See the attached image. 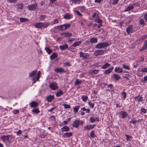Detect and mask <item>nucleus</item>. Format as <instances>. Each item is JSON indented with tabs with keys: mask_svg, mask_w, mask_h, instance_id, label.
Wrapping results in <instances>:
<instances>
[{
	"mask_svg": "<svg viewBox=\"0 0 147 147\" xmlns=\"http://www.w3.org/2000/svg\"><path fill=\"white\" fill-rule=\"evenodd\" d=\"M50 25V23L48 22L42 23L38 22L36 23L34 25V26L36 28L41 29L45 28L48 27Z\"/></svg>",
	"mask_w": 147,
	"mask_h": 147,
	"instance_id": "1",
	"label": "nucleus"
},
{
	"mask_svg": "<svg viewBox=\"0 0 147 147\" xmlns=\"http://www.w3.org/2000/svg\"><path fill=\"white\" fill-rule=\"evenodd\" d=\"M109 46L108 42H100L96 46V48L98 49L104 48Z\"/></svg>",
	"mask_w": 147,
	"mask_h": 147,
	"instance_id": "2",
	"label": "nucleus"
},
{
	"mask_svg": "<svg viewBox=\"0 0 147 147\" xmlns=\"http://www.w3.org/2000/svg\"><path fill=\"white\" fill-rule=\"evenodd\" d=\"M28 10L30 11H35L38 9V5L36 3L33 4L28 5Z\"/></svg>",
	"mask_w": 147,
	"mask_h": 147,
	"instance_id": "3",
	"label": "nucleus"
},
{
	"mask_svg": "<svg viewBox=\"0 0 147 147\" xmlns=\"http://www.w3.org/2000/svg\"><path fill=\"white\" fill-rule=\"evenodd\" d=\"M84 122L82 120H75L73 122V127L76 128H77L80 125H82L83 124Z\"/></svg>",
	"mask_w": 147,
	"mask_h": 147,
	"instance_id": "4",
	"label": "nucleus"
},
{
	"mask_svg": "<svg viewBox=\"0 0 147 147\" xmlns=\"http://www.w3.org/2000/svg\"><path fill=\"white\" fill-rule=\"evenodd\" d=\"M49 87L51 89L53 90H55L59 88L57 84L55 82H52L50 84Z\"/></svg>",
	"mask_w": 147,
	"mask_h": 147,
	"instance_id": "5",
	"label": "nucleus"
},
{
	"mask_svg": "<svg viewBox=\"0 0 147 147\" xmlns=\"http://www.w3.org/2000/svg\"><path fill=\"white\" fill-rule=\"evenodd\" d=\"M71 26V24H64L61 25L59 26L61 29L62 30H64L69 28Z\"/></svg>",
	"mask_w": 147,
	"mask_h": 147,
	"instance_id": "6",
	"label": "nucleus"
},
{
	"mask_svg": "<svg viewBox=\"0 0 147 147\" xmlns=\"http://www.w3.org/2000/svg\"><path fill=\"white\" fill-rule=\"evenodd\" d=\"M104 51L103 50H97L95 51L94 53V55L96 56H98L100 55H103L104 54Z\"/></svg>",
	"mask_w": 147,
	"mask_h": 147,
	"instance_id": "7",
	"label": "nucleus"
},
{
	"mask_svg": "<svg viewBox=\"0 0 147 147\" xmlns=\"http://www.w3.org/2000/svg\"><path fill=\"white\" fill-rule=\"evenodd\" d=\"M10 136L9 135L5 136L3 135L0 137V139L3 140V142L5 141H8L9 140V137Z\"/></svg>",
	"mask_w": 147,
	"mask_h": 147,
	"instance_id": "8",
	"label": "nucleus"
},
{
	"mask_svg": "<svg viewBox=\"0 0 147 147\" xmlns=\"http://www.w3.org/2000/svg\"><path fill=\"white\" fill-rule=\"evenodd\" d=\"M79 54L80 57H82L85 59H87L89 57V55L88 53H84L82 52H80Z\"/></svg>",
	"mask_w": 147,
	"mask_h": 147,
	"instance_id": "9",
	"label": "nucleus"
},
{
	"mask_svg": "<svg viewBox=\"0 0 147 147\" xmlns=\"http://www.w3.org/2000/svg\"><path fill=\"white\" fill-rule=\"evenodd\" d=\"M55 71L57 73H65L66 72L64 69L62 68H57L55 69Z\"/></svg>",
	"mask_w": 147,
	"mask_h": 147,
	"instance_id": "10",
	"label": "nucleus"
},
{
	"mask_svg": "<svg viewBox=\"0 0 147 147\" xmlns=\"http://www.w3.org/2000/svg\"><path fill=\"white\" fill-rule=\"evenodd\" d=\"M120 114L121 116V118L123 119L125 118L128 115L127 112L123 111L120 112Z\"/></svg>",
	"mask_w": 147,
	"mask_h": 147,
	"instance_id": "11",
	"label": "nucleus"
},
{
	"mask_svg": "<svg viewBox=\"0 0 147 147\" xmlns=\"http://www.w3.org/2000/svg\"><path fill=\"white\" fill-rule=\"evenodd\" d=\"M134 98L136 101H138V102L142 101L144 100L143 97L140 96V95L135 97Z\"/></svg>",
	"mask_w": 147,
	"mask_h": 147,
	"instance_id": "12",
	"label": "nucleus"
},
{
	"mask_svg": "<svg viewBox=\"0 0 147 147\" xmlns=\"http://www.w3.org/2000/svg\"><path fill=\"white\" fill-rule=\"evenodd\" d=\"M54 98V95H49L47 96L46 99L48 102H51Z\"/></svg>",
	"mask_w": 147,
	"mask_h": 147,
	"instance_id": "13",
	"label": "nucleus"
},
{
	"mask_svg": "<svg viewBox=\"0 0 147 147\" xmlns=\"http://www.w3.org/2000/svg\"><path fill=\"white\" fill-rule=\"evenodd\" d=\"M31 107H35L38 105V103L35 101H32L30 103Z\"/></svg>",
	"mask_w": 147,
	"mask_h": 147,
	"instance_id": "14",
	"label": "nucleus"
},
{
	"mask_svg": "<svg viewBox=\"0 0 147 147\" xmlns=\"http://www.w3.org/2000/svg\"><path fill=\"white\" fill-rule=\"evenodd\" d=\"M113 66H112L110 67L105 71L104 72L105 74L107 75L111 73V72L112 70L113 69Z\"/></svg>",
	"mask_w": 147,
	"mask_h": 147,
	"instance_id": "15",
	"label": "nucleus"
},
{
	"mask_svg": "<svg viewBox=\"0 0 147 147\" xmlns=\"http://www.w3.org/2000/svg\"><path fill=\"white\" fill-rule=\"evenodd\" d=\"M96 125L95 124L93 125H86V126H85V127H84V128L88 130H90L93 128Z\"/></svg>",
	"mask_w": 147,
	"mask_h": 147,
	"instance_id": "16",
	"label": "nucleus"
},
{
	"mask_svg": "<svg viewBox=\"0 0 147 147\" xmlns=\"http://www.w3.org/2000/svg\"><path fill=\"white\" fill-rule=\"evenodd\" d=\"M61 35L63 36L62 37L64 36L65 37H68L71 36L72 35V34L69 33V32H66L64 33H61Z\"/></svg>",
	"mask_w": 147,
	"mask_h": 147,
	"instance_id": "17",
	"label": "nucleus"
},
{
	"mask_svg": "<svg viewBox=\"0 0 147 147\" xmlns=\"http://www.w3.org/2000/svg\"><path fill=\"white\" fill-rule=\"evenodd\" d=\"M68 47V46L66 44L63 45H60L59 46L60 49L62 50H64L66 49H67Z\"/></svg>",
	"mask_w": 147,
	"mask_h": 147,
	"instance_id": "18",
	"label": "nucleus"
},
{
	"mask_svg": "<svg viewBox=\"0 0 147 147\" xmlns=\"http://www.w3.org/2000/svg\"><path fill=\"white\" fill-rule=\"evenodd\" d=\"M134 8V7L132 5H130L127 7V8L124 10V11H129Z\"/></svg>",
	"mask_w": 147,
	"mask_h": 147,
	"instance_id": "19",
	"label": "nucleus"
},
{
	"mask_svg": "<svg viewBox=\"0 0 147 147\" xmlns=\"http://www.w3.org/2000/svg\"><path fill=\"white\" fill-rule=\"evenodd\" d=\"M114 70L115 72L118 73H121L123 72V69L122 68L119 67H116Z\"/></svg>",
	"mask_w": 147,
	"mask_h": 147,
	"instance_id": "20",
	"label": "nucleus"
},
{
	"mask_svg": "<svg viewBox=\"0 0 147 147\" xmlns=\"http://www.w3.org/2000/svg\"><path fill=\"white\" fill-rule=\"evenodd\" d=\"M70 128L69 127L65 126L61 128V131L62 132L67 131L69 130Z\"/></svg>",
	"mask_w": 147,
	"mask_h": 147,
	"instance_id": "21",
	"label": "nucleus"
},
{
	"mask_svg": "<svg viewBox=\"0 0 147 147\" xmlns=\"http://www.w3.org/2000/svg\"><path fill=\"white\" fill-rule=\"evenodd\" d=\"M132 26H129L126 29V32L128 34L130 33H132Z\"/></svg>",
	"mask_w": 147,
	"mask_h": 147,
	"instance_id": "22",
	"label": "nucleus"
},
{
	"mask_svg": "<svg viewBox=\"0 0 147 147\" xmlns=\"http://www.w3.org/2000/svg\"><path fill=\"white\" fill-rule=\"evenodd\" d=\"M112 77L116 81L118 80L120 78V76L118 74H113Z\"/></svg>",
	"mask_w": 147,
	"mask_h": 147,
	"instance_id": "23",
	"label": "nucleus"
},
{
	"mask_svg": "<svg viewBox=\"0 0 147 147\" xmlns=\"http://www.w3.org/2000/svg\"><path fill=\"white\" fill-rule=\"evenodd\" d=\"M64 94L63 91L61 90L57 91V92L56 93V95L57 97H59L60 96Z\"/></svg>",
	"mask_w": 147,
	"mask_h": 147,
	"instance_id": "24",
	"label": "nucleus"
},
{
	"mask_svg": "<svg viewBox=\"0 0 147 147\" xmlns=\"http://www.w3.org/2000/svg\"><path fill=\"white\" fill-rule=\"evenodd\" d=\"M111 65V64L107 63L102 66L101 68L102 69H105L109 67Z\"/></svg>",
	"mask_w": 147,
	"mask_h": 147,
	"instance_id": "25",
	"label": "nucleus"
},
{
	"mask_svg": "<svg viewBox=\"0 0 147 147\" xmlns=\"http://www.w3.org/2000/svg\"><path fill=\"white\" fill-rule=\"evenodd\" d=\"M99 70H94L91 71L89 72V74H96L98 73Z\"/></svg>",
	"mask_w": 147,
	"mask_h": 147,
	"instance_id": "26",
	"label": "nucleus"
},
{
	"mask_svg": "<svg viewBox=\"0 0 147 147\" xmlns=\"http://www.w3.org/2000/svg\"><path fill=\"white\" fill-rule=\"evenodd\" d=\"M57 54L56 53H53L50 56V58L51 60H53L57 57Z\"/></svg>",
	"mask_w": 147,
	"mask_h": 147,
	"instance_id": "27",
	"label": "nucleus"
},
{
	"mask_svg": "<svg viewBox=\"0 0 147 147\" xmlns=\"http://www.w3.org/2000/svg\"><path fill=\"white\" fill-rule=\"evenodd\" d=\"M37 72V70H35L32 71L29 74V76L30 77H32L35 76Z\"/></svg>",
	"mask_w": 147,
	"mask_h": 147,
	"instance_id": "28",
	"label": "nucleus"
},
{
	"mask_svg": "<svg viewBox=\"0 0 147 147\" xmlns=\"http://www.w3.org/2000/svg\"><path fill=\"white\" fill-rule=\"evenodd\" d=\"M121 94V98L124 100L126 97V93L124 91H122Z\"/></svg>",
	"mask_w": 147,
	"mask_h": 147,
	"instance_id": "29",
	"label": "nucleus"
},
{
	"mask_svg": "<svg viewBox=\"0 0 147 147\" xmlns=\"http://www.w3.org/2000/svg\"><path fill=\"white\" fill-rule=\"evenodd\" d=\"M119 1V0H111L109 3H111L113 5H115L117 4Z\"/></svg>",
	"mask_w": 147,
	"mask_h": 147,
	"instance_id": "30",
	"label": "nucleus"
},
{
	"mask_svg": "<svg viewBox=\"0 0 147 147\" xmlns=\"http://www.w3.org/2000/svg\"><path fill=\"white\" fill-rule=\"evenodd\" d=\"M95 22H97L98 23L101 24L103 22L102 20H100L98 16H97L95 19Z\"/></svg>",
	"mask_w": 147,
	"mask_h": 147,
	"instance_id": "31",
	"label": "nucleus"
},
{
	"mask_svg": "<svg viewBox=\"0 0 147 147\" xmlns=\"http://www.w3.org/2000/svg\"><path fill=\"white\" fill-rule=\"evenodd\" d=\"M82 43V42L81 41H77L75 43L73 44L72 45V46L76 47L77 46L79 45Z\"/></svg>",
	"mask_w": 147,
	"mask_h": 147,
	"instance_id": "32",
	"label": "nucleus"
},
{
	"mask_svg": "<svg viewBox=\"0 0 147 147\" xmlns=\"http://www.w3.org/2000/svg\"><path fill=\"white\" fill-rule=\"evenodd\" d=\"M45 50L49 54H50L52 52V49H50L49 47H45Z\"/></svg>",
	"mask_w": 147,
	"mask_h": 147,
	"instance_id": "33",
	"label": "nucleus"
},
{
	"mask_svg": "<svg viewBox=\"0 0 147 147\" xmlns=\"http://www.w3.org/2000/svg\"><path fill=\"white\" fill-rule=\"evenodd\" d=\"M125 136L127 138L126 140L127 141H131L132 139L133 138L132 136H128L127 135L125 134Z\"/></svg>",
	"mask_w": 147,
	"mask_h": 147,
	"instance_id": "34",
	"label": "nucleus"
},
{
	"mask_svg": "<svg viewBox=\"0 0 147 147\" xmlns=\"http://www.w3.org/2000/svg\"><path fill=\"white\" fill-rule=\"evenodd\" d=\"M82 83V80H80L78 79H77L75 82V86L76 85H80Z\"/></svg>",
	"mask_w": 147,
	"mask_h": 147,
	"instance_id": "35",
	"label": "nucleus"
},
{
	"mask_svg": "<svg viewBox=\"0 0 147 147\" xmlns=\"http://www.w3.org/2000/svg\"><path fill=\"white\" fill-rule=\"evenodd\" d=\"M83 0H69L70 1H72V3L71 4V5L72 3H74L75 4H76L78 2V3H79L80 2L82 1Z\"/></svg>",
	"mask_w": 147,
	"mask_h": 147,
	"instance_id": "36",
	"label": "nucleus"
},
{
	"mask_svg": "<svg viewBox=\"0 0 147 147\" xmlns=\"http://www.w3.org/2000/svg\"><path fill=\"white\" fill-rule=\"evenodd\" d=\"M90 42L91 43H94L97 42V40L96 38H92L90 39Z\"/></svg>",
	"mask_w": 147,
	"mask_h": 147,
	"instance_id": "37",
	"label": "nucleus"
},
{
	"mask_svg": "<svg viewBox=\"0 0 147 147\" xmlns=\"http://www.w3.org/2000/svg\"><path fill=\"white\" fill-rule=\"evenodd\" d=\"M80 106H76L73 108L74 109V112L75 113H76L78 111L79 109Z\"/></svg>",
	"mask_w": 147,
	"mask_h": 147,
	"instance_id": "38",
	"label": "nucleus"
},
{
	"mask_svg": "<svg viewBox=\"0 0 147 147\" xmlns=\"http://www.w3.org/2000/svg\"><path fill=\"white\" fill-rule=\"evenodd\" d=\"M32 112L34 113L38 114L40 111L38 108H34L32 110Z\"/></svg>",
	"mask_w": 147,
	"mask_h": 147,
	"instance_id": "39",
	"label": "nucleus"
},
{
	"mask_svg": "<svg viewBox=\"0 0 147 147\" xmlns=\"http://www.w3.org/2000/svg\"><path fill=\"white\" fill-rule=\"evenodd\" d=\"M64 135L66 137L68 138L71 136L72 135V134L71 132L66 133Z\"/></svg>",
	"mask_w": 147,
	"mask_h": 147,
	"instance_id": "40",
	"label": "nucleus"
},
{
	"mask_svg": "<svg viewBox=\"0 0 147 147\" xmlns=\"http://www.w3.org/2000/svg\"><path fill=\"white\" fill-rule=\"evenodd\" d=\"M146 49H147V40L146 41L145 45L141 49L140 51H142Z\"/></svg>",
	"mask_w": 147,
	"mask_h": 147,
	"instance_id": "41",
	"label": "nucleus"
},
{
	"mask_svg": "<svg viewBox=\"0 0 147 147\" xmlns=\"http://www.w3.org/2000/svg\"><path fill=\"white\" fill-rule=\"evenodd\" d=\"M20 21L21 22H24L28 21V19L26 18H20Z\"/></svg>",
	"mask_w": 147,
	"mask_h": 147,
	"instance_id": "42",
	"label": "nucleus"
},
{
	"mask_svg": "<svg viewBox=\"0 0 147 147\" xmlns=\"http://www.w3.org/2000/svg\"><path fill=\"white\" fill-rule=\"evenodd\" d=\"M63 18H64L67 19H70L71 18L70 15L68 13L66 14L65 16H64Z\"/></svg>",
	"mask_w": 147,
	"mask_h": 147,
	"instance_id": "43",
	"label": "nucleus"
},
{
	"mask_svg": "<svg viewBox=\"0 0 147 147\" xmlns=\"http://www.w3.org/2000/svg\"><path fill=\"white\" fill-rule=\"evenodd\" d=\"M24 7L23 4L22 3L17 4V8L18 9H22Z\"/></svg>",
	"mask_w": 147,
	"mask_h": 147,
	"instance_id": "44",
	"label": "nucleus"
},
{
	"mask_svg": "<svg viewBox=\"0 0 147 147\" xmlns=\"http://www.w3.org/2000/svg\"><path fill=\"white\" fill-rule=\"evenodd\" d=\"M81 110L84 111H86V113H89L90 111V110L89 109H86L85 107L81 108Z\"/></svg>",
	"mask_w": 147,
	"mask_h": 147,
	"instance_id": "45",
	"label": "nucleus"
},
{
	"mask_svg": "<svg viewBox=\"0 0 147 147\" xmlns=\"http://www.w3.org/2000/svg\"><path fill=\"white\" fill-rule=\"evenodd\" d=\"M83 101L84 102H86L88 99V97L87 96H83L82 97Z\"/></svg>",
	"mask_w": 147,
	"mask_h": 147,
	"instance_id": "46",
	"label": "nucleus"
},
{
	"mask_svg": "<svg viewBox=\"0 0 147 147\" xmlns=\"http://www.w3.org/2000/svg\"><path fill=\"white\" fill-rule=\"evenodd\" d=\"M41 74V72L40 71H38L37 74V77L36 78V80H38Z\"/></svg>",
	"mask_w": 147,
	"mask_h": 147,
	"instance_id": "47",
	"label": "nucleus"
},
{
	"mask_svg": "<svg viewBox=\"0 0 147 147\" xmlns=\"http://www.w3.org/2000/svg\"><path fill=\"white\" fill-rule=\"evenodd\" d=\"M59 22V21L57 19H56L54 20L53 21H52L51 22V24L53 25Z\"/></svg>",
	"mask_w": 147,
	"mask_h": 147,
	"instance_id": "48",
	"label": "nucleus"
},
{
	"mask_svg": "<svg viewBox=\"0 0 147 147\" xmlns=\"http://www.w3.org/2000/svg\"><path fill=\"white\" fill-rule=\"evenodd\" d=\"M94 130H92L90 134V137L91 138H94L96 136L94 134Z\"/></svg>",
	"mask_w": 147,
	"mask_h": 147,
	"instance_id": "49",
	"label": "nucleus"
},
{
	"mask_svg": "<svg viewBox=\"0 0 147 147\" xmlns=\"http://www.w3.org/2000/svg\"><path fill=\"white\" fill-rule=\"evenodd\" d=\"M65 109H69L71 108V107L69 105L65 104L63 105Z\"/></svg>",
	"mask_w": 147,
	"mask_h": 147,
	"instance_id": "50",
	"label": "nucleus"
},
{
	"mask_svg": "<svg viewBox=\"0 0 147 147\" xmlns=\"http://www.w3.org/2000/svg\"><path fill=\"white\" fill-rule=\"evenodd\" d=\"M147 38V34L144 35L142 36L139 38L140 40H143Z\"/></svg>",
	"mask_w": 147,
	"mask_h": 147,
	"instance_id": "51",
	"label": "nucleus"
},
{
	"mask_svg": "<svg viewBox=\"0 0 147 147\" xmlns=\"http://www.w3.org/2000/svg\"><path fill=\"white\" fill-rule=\"evenodd\" d=\"M8 2L10 3H16L17 0H7Z\"/></svg>",
	"mask_w": 147,
	"mask_h": 147,
	"instance_id": "52",
	"label": "nucleus"
},
{
	"mask_svg": "<svg viewBox=\"0 0 147 147\" xmlns=\"http://www.w3.org/2000/svg\"><path fill=\"white\" fill-rule=\"evenodd\" d=\"M89 106L91 107L92 108H93L94 106V103H92L90 102H89L88 103Z\"/></svg>",
	"mask_w": 147,
	"mask_h": 147,
	"instance_id": "53",
	"label": "nucleus"
},
{
	"mask_svg": "<svg viewBox=\"0 0 147 147\" xmlns=\"http://www.w3.org/2000/svg\"><path fill=\"white\" fill-rule=\"evenodd\" d=\"M147 81V76H144L143 79L141 80V81L143 83H144Z\"/></svg>",
	"mask_w": 147,
	"mask_h": 147,
	"instance_id": "54",
	"label": "nucleus"
},
{
	"mask_svg": "<svg viewBox=\"0 0 147 147\" xmlns=\"http://www.w3.org/2000/svg\"><path fill=\"white\" fill-rule=\"evenodd\" d=\"M90 121L92 123L96 121L95 119L93 117H91L90 118Z\"/></svg>",
	"mask_w": 147,
	"mask_h": 147,
	"instance_id": "55",
	"label": "nucleus"
},
{
	"mask_svg": "<svg viewBox=\"0 0 147 147\" xmlns=\"http://www.w3.org/2000/svg\"><path fill=\"white\" fill-rule=\"evenodd\" d=\"M123 66L125 69L128 70H129L130 69V68L129 67V66H128L126 65L125 64L123 65Z\"/></svg>",
	"mask_w": 147,
	"mask_h": 147,
	"instance_id": "56",
	"label": "nucleus"
},
{
	"mask_svg": "<svg viewBox=\"0 0 147 147\" xmlns=\"http://www.w3.org/2000/svg\"><path fill=\"white\" fill-rule=\"evenodd\" d=\"M140 111L141 113H145L146 112V110L144 108H142L140 109Z\"/></svg>",
	"mask_w": 147,
	"mask_h": 147,
	"instance_id": "57",
	"label": "nucleus"
},
{
	"mask_svg": "<svg viewBox=\"0 0 147 147\" xmlns=\"http://www.w3.org/2000/svg\"><path fill=\"white\" fill-rule=\"evenodd\" d=\"M75 12L79 16H82V14L81 13V12L80 11L77 10H76L75 11Z\"/></svg>",
	"mask_w": 147,
	"mask_h": 147,
	"instance_id": "58",
	"label": "nucleus"
},
{
	"mask_svg": "<svg viewBox=\"0 0 147 147\" xmlns=\"http://www.w3.org/2000/svg\"><path fill=\"white\" fill-rule=\"evenodd\" d=\"M140 24L142 25H144V21L143 19H140L139 20Z\"/></svg>",
	"mask_w": 147,
	"mask_h": 147,
	"instance_id": "59",
	"label": "nucleus"
},
{
	"mask_svg": "<svg viewBox=\"0 0 147 147\" xmlns=\"http://www.w3.org/2000/svg\"><path fill=\"white\" fill-rule=\"evenodd\" d=\"M46 16L45 15H42L40 16V19L44 20L46 18Z\"/></svg>",
	"mask_w": 147,
	"mask_h": 147,
	"instance_id": "60",
	"label": "nucleus"
},
{
	"mask_svg": "<svg viewBox=\"0 0 147 147\" xmlns=\"http://www.w3.org/2000/svg\"><path fill=\"white\" fill-rule=\"evenodd\" d=\"M141 71L142 72H146L147 73V67H145L141 70Z\"/></svg>",
	"mask_w": 147,
	"mask_h": 147,
	"instance_id": "61",
	"label": "nucleus"
},
{
	"mask_svg": "<svg viewBox=\"0 0 147 147\" xmlns=\"http://www.w3.org/2000/svg\"><path fill=\"white\" fill-rule=\"evenodd\" d=\"M50 118L51 119V120H52L53 121V120H54L55 121H56L54 115H53L51 116H50Z\"/></svg>",
	"mask_w": 147,
	"mask_h": 147,
	"instance_id": "62",
	"label": "nucleus"
},
{
	"mask_svg": "<svg viewBox=\"0 0 147 147\" xmlns=\"http://www.w3.org/2000/svg\"><path fill=\"white\" fill-rule=\"evenodd\" d=\"M63 64L64 66L69 65V66H71V65L68 62H65Z\"/></svg>",
	"mask_w": 147,
	"mask_h": 147,
	"instance_id": "63",
	"label": "nucleus"
},
{
	"mask_svg": "<svg viewBox=\"0 0 147 147\" xmlns=\"http://www.w3.org/2000/svg\"><path fill=\"white\" fill-rule=\"evenodd\" d=\"M144 18L146 21L147 22V14H144Z\"/></svg>",
	"mask_w": 147,
	"mask_h": 147,
	"instance_id": "64",
	"label": "nucleus"
}]
</instances>
